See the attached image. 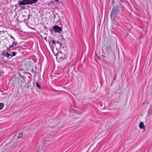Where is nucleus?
<instances>
[{"instance_id":"6ab92c4d","label":"nucleus","mask_w":152,"mask_h":152,"mask_svg":"<svg viewBox=\"0 0 152 152\" xmlns=\"http://www.w3.org/2000/svg\"><path fill=\"white\" fill-rule=\"evenodd\" d=\"M49 44H50V42H49Z\"/></svg>"},{"instance_id":"f8f14e48","label":"nucleus","mask_w":152,"mask_h":152,"mask_svg":"<svg viewBox=\"0 0 152 152\" xmlns=\"http://www.w3.org/2000/svg\"><path fill=\"white\" fill-rule=\"evenodd\" d=\"M4 106V104L3 103H0V108L1 110L3 108Z\"/></svg>"},{"instance_id":"6e6552de","label":"nucleus","mask_w":152,"mask_h":152,"mask_svg":"<svg viewBox=\"0 0 152 152\" xmlns=\"http://www.w3.org/2000/svg\"><path fill=\"white\" fill-rule=\"evenodd\" d=\"M139 127L141 129H143L144 128V126L143 122H141L139 124Z\"/></svg>"},{"instance_id":"a211bd4d","label":"nucleus","mask_w":152,"mask_h":152,"mask_svg":"<svg viewBox=\"0 0 152 152\" xmlns=\"http://www.w3.org/2000/svg\"><path fill=\"white\" fill-rule=\"evenodd\" d=\"M97 57L98 59H99V56H98Z\"/></svg>"},{"instance_id":"2eb2a0df","label":"nucleus","mask_w":152,"mask_h":152,"mask_svg":"<svg viewBox=\"0 0 152 152\" xmlns=\"http://www.w3.org/2000/svg\"><path fill=\"white\" fill-rule=\"evenodd\" d=\"M6 46V47L7 50H8L10 48H13V47L11 45L9 46V47H7Z\"/></svg>"},{"instance_id":"ddd939ff","label":"nucleus","mask_w":152,"mask_h":152,"mask_svg":"<svg viewBox=\"0 0 152 152\" xmlns=\"http://www.w3.org/2000/svg\"><path fill=\"white\" fill-rule=\"evenodd\" d=\"M36 85L37 86V87L39 89H41V86H40V85L39 84L37 83V82H36Z\"/></svg>"},{"instance_id":"f257e3e1","label":"nucleus","mask_w":152,"mask_h":152,"mask_svg":"<svg viewBox=\"0 0 152 152\" xmlns=\"http://www.w3.org/2000/svg\"><path fill=\"white\" fill-rule=\"evenodd\" d=\"M119 12V7L116 6L113 7L112 10L110 17L112 20L114 19L117 17V14Z\"/></svg>"},{"instance_id":"dca6fc26","label":"nucleus","mask_w":152,"mask_h":152,"mask_svg":"<svg viewBox=\"0 0 152 152\" xmlns=\"http://www.w3.org/2000/svg\"><path fill=\"white\" fill-rule=\"evenodd\" d=\"M10 37L11 39H13V40H14V39L15 38H14L12 36H10Z\"/></svg>"},{"instance_id":"39448f33","label":"nucleus","mask_w":152,"mask_h":152,"mask_svg":"<svg viewBox=\"0 0 152 152\" xmlns=\"http://www.w3.org/2000/svg\"><path fill=\"white\" fill-rule=\"evenodd\" d=\"M2 55L7 57H9L10 56V54L9 53L6 52L5 51L2 52Z\"/></svg>"},{"instance_id":"f03ea898","label":"nucleus","mask_w":152,"mask_h":152,"mask_svg":"<svg viewBox=\"0 0 152 152\" xmlns=\"http://www.w3.org/2000/svg\"><path fill=\"white\" fill-rule=\"evenodd\" d=\"M38 0H23L19 3V4L20 5H23L28 4H32L36 3Z\"/></svg>"},{"instance_id":"4468645a","label":"nucleus","mask_w":152,"mask_h":152,"mask_svg":"<svg viewBox=\"0 0 152 152\" xmlns=\"http://www.w3.org/2000/svg\"><path fill=\"white\" fill-rule=\"evenodd\" d=\"M23 136V134H22L20 133L19 134V135L18 136V138L20 139Z\"/></svg>"},{"instance_id":"7ed1b4c3","label":"nucleus","mask_w":152,"mask_h":152,"mask_svg":"<svg viewBox=\"0 0 152 152\" xmlns=\"http://www.w3.org/2000/svg\"><path fill=\"white\" fill-rule=\"evenodd\" d=\"M53 29L55 32H60L62 30V28L57 26H55L53 27Z\"/></svg>"},{"instance_id":"9d476101","label":"nucleus","mask_w":152,"mask_h":152,"mask_svg":"<svg viewBox=\"0 0 152 152\" xmlns=\"http://www.w3.org/2000/svg\"><path fill=\"white\" fill-rule=\"evenodd\" d=\"M51 41L52 42V44L53 45H54L55 46H56L57 43L58 42V41H55L52 39L51 40Z\"/></svg>"},{"instance_id":"9b49d317","label":"nucleus","mask_w":152,"mask_h":152,"mask_svg":"<svg viewBox=\"0 0 152 152\" xmlns=\"http://www.w3.org/2000/svg\"><path fill=\"white\" fill-rule=\"evenodd\" d=\"M17 52H12L10 54V55L11 56V57L15 56L17 54Z\"/></svg>"},{"instance_id":"1a4fd4ad","label":"nucleus","mask_w":152,"mask_h":152,"mask_svg":"<svg viewBox=\"0 0 152 152\" xmlns=\"http://www.w3.org/2000/svg\"><path fill=\"white\" fill-rule=\"evenodd\" d=\"M57 47L56 48H61V43L60 42H58L56 45Z\"/></svg>"},{"instance_id":"423d86ee","label":"nucleus","mask_w":152,"mask_h":152,"mask_svg":"<svg viewBox=\"0 0 152 152\" xmlns=\"http://www.w3.org/2000/svg\"><path fill=\"white\" fill-rule=\"evenodd\" d=\"M15 39H14V40H12V44L11 45L13 47V48L12 49V50H14V48L13 47V46H15L17 44V42H15Z\"/></svg>"},{"instance_id":"20e7f679","label":"nucleus","mask_w":152,"mask_h":152,"mask_svg":"<svg viewBox=\"0 0 152 152\" xmlns=\"http://www.w3.org/2000/svg\"><path fill=\"white\" fill-rule=\"evenodd\" d=\"M65 56L64 54H62L61 53L58 54L56 57L61 60H63L65 58Z\"/></svg>"},{"instance_id":"0eeeda50","label":"nucleus","mask_w":152,"mask_h":152,"mask_svg":"<svg viewBox=\"0 0 152 152\" xmlns=\"http://www.w3.org/2000/svg\"><path fill=\"white\" fill-rule=\"evenodd\" d=\"M148 114L149 116L152 114V105H151L148 110Z\"/></svg>"},{"instance_id":"f3484780","label":"nucleus","mask_w":152,"mask_h":152,"mask_svg":"<svg viewBox=\"0 0 152 152\" xmlns=\"http://www.w3.org/2000/svg\"><path fill=\"white\" fill-rule=\"evenodd\" d=\"M55 1H56V2H58L59 0H54Z\"/></svg>"}]
</instances>
